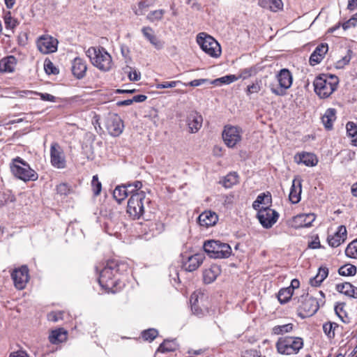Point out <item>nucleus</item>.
I'll use <instances>...</instances> for the list:
<instances>
[{"mask_svg": "<svg viewBox=\"0 0 357 357\" xmlns=\"http://www.w3.org/2000/svg\"><path fill=\"white\" fill-rule=\"evenodd\" d=\"M144 36L156 48L160 49L162 46L160 41L154 34L153 30L150 26H144L142 29Z\"/></svg>", "mask_w": 357, "mask_h": 357, "instance_id": "cd10ccee", "label": "nucleus"}, {"mask_svg": "<svg viewBox=\"0 0 357 357\" xmlns=\"http://www.w3.org/2000/svg\"><path fill=\"white\" fill-rule=\"evenodd\" d=\"M254 73L255 70L252 68H245L240 72L239 77L245 79L251 77Z\"/></svg>", "mask_w": 357, "mask_h": 357, "instance_id": "e2e57ef3", "label": "nucleus"}, {"mask_svg": "<svg viewBox=\"0 0 357 357\" xmlns=\"http://www.w3.org/2000/svg\"><path fill=\"white\" fill-rule=\"evenodd\" d=\"M345 254L349 257L357 259V239L348 245L345 250Z\"/></svg>", "mask_w": 357, "mask_h": 357, "instance_id": "37998d69", "label": "nucleus"}, {"mask_svg": "<svg viewBox=\"0 0 357 357\" xmlns=\"http://www.w3.org/2000/svg\"><path fill=\"white\" fill-rule=\"evenodd\" d=\"M62 319V312H51L48 314V320L54 322Z\"/></svg>", "mask_w": 357, "mask_h": 357, "instance_id": "69168bd1", "label": "nucleus"}, {"mask_svg": "<svg viewBox=\"0 0 357 357\" xmlns=\"http://www.w3.org/2000/svg\"><path fill=\"white\" fill-rule=\"evenodd\" d=\"M294 328L292 324L275 326L273 328L272 332L275 335H283L291 332Z\"/></svg>", "mask_w": 357, "mask_h": 357, "instance_id": "ea45409f", "label": "nucleus"}, {"mask_svg": "<svg viewBox=\"0 0 357 357\" xmlns=\"http://www.w3.org/2000/svg\"><path fill=\"white\" fill-rule=\"evenodd\" d=\"M202 122L203 118L201 114L195 111L190 112L186 119L189 132H197L202 126Z\"/></svg>", "mask_w": 357, "mask_h": 357, "instance_id": "dca6fc26", "label": "nucleus"}, {"mask_svg": "<svg viewBox=\"0 0 357 357\" xmlns=\"http://www.w3.org/2000/svg\"><path fill=\"white\" fill-rule=\"evenodd\" d=\"M197 42L202 50L209 56L218 58L221 54L219 43L211 36L205 33H200L197 36Z\"/></svg>", "mask_w": 357, "mask_h": 357, "instance_id": "1a4fd4ad", "label": "nucleus"}, {"mask_svg": "<svg viewBox=\"0 0 357 357\" xmlns=\"http://www.w3.org/2000/svg\"><path fill=\"white\" fill-rule=\"evenodd\" d=\"M50 162L53 167L63 169L66 167V157L61 146L57 142H53L50 146Z\"/></svg>", "mask_w": 357, "mask_h": 357, "instance_id": "ddd939ff", "label": "nucleus"}, {"mask_svg": "<svg viewBox=\"0 0 357 357\" xmlns=\"http://www.w3.org/2000/svg\"><path fill=\"white\" fill-rule=\"evenodd\" d=\"M165 13L164 10H156L151 12L147 15V19L151 22H154L155 20H160L162 19L163 15Z\"/></svg>", "mask_w": 357, "mask_h": 357, "instance_id": "3c124183", "label": "nucleus"}, {"mask_svg": "<svg viewBox=\"0 0 357 357\" xmlns=\"http://www.w3.org/2000/svg\"><path fill=\"white\" fill-rule=\"evenodd\" d=\"M29 94H36L40 97L41 100L44 101H50V102H55L56 98L49 93H43L39 92H36L33 91H22L20 92V96H25Z\"/></svg>", "mask_w": 357, "mask_h": 357, "instance_id": "c9c22d12", "label": "nucleus"}, {"mask_svg": "<svg viewBox=\"0 0 357 357\" xmlns=\"http://www.w3.org/2000/svg\"><path fill=\"white\" fill-rule=\"evenodd\" d=\"M16 64V59L10 56L0 60V71L3 73H11L14 71Z\"/></svg>", "mask_w": 357, "mask_h": 357, "instance_id": "c85d7f7f", "label": "nucleus"}, {"mask_svg": "<svg viewBox=\"0 0 357 357\" xmlns=\"http://www.w3.org/2000/svg\"><path fill=\"white\" fill-rule=\"evenodd\" d=\"M308 247L312 249H317L321 247L319 238L317 236L312 241L309 243Z\"/></svg>", "mask_w": 357, "mask_h": 357, "instance_id": "338daca9", "label": "nucleus"}, {"mask_svg": "<svg viewBox=\"0 0 357 357\" xmlns=\"http://www.w3.org/2000/svg\"><path fill=\"white\" fill-rule=\"evenodd\" d=\"M150 202V199L146 197L144 191L136 192L132 194L128 199L127 213L133 220L145 219V210Z\"/></svg>", "mask_w": 357, "mask_h": 357, "instance_id": "f257e3e1", "label": "nucleus"}, {"mask_svg": "<svg viewBox=\"0 0 357 357\" xmlns=\"http://www.w3.org/2000/svg\"><path fill=\"white\" fill-rule=\"evenodd\" d=\"M337 84V77L326 75L317 77L313 82L314 91L321 98L329 97L335 91Z\"/></svg>", "mask_w": 357, "mask_h": 357, "instance_id": "20e7f679", "label": "nucleus"}, {"mask_svg": "<svg viewBox=\"0 0 357 357\" xmlns=\"http://www.w3.org/2000/svg\"><path fill=\"white\" fill-rule=\"evenodd\" d=\"M315 220V215L313 213H303L294 217L292 220V226L294 227H308Z\"/></svg>", "mask_w": 357, "mask_h": 357, "instance_id": "aec40b11", "label": "nucleus"}, {"mask_svg": "<svg viewBox=\"0 0 357 357\" xmlns=\"http://www.w3.org/2000/svg\"><path fill=\"white\" fill-rule=\"evenodd\" d=\"M91 63L100 70L107 72L111 70L112 59L111 55L101 47H91L86 52Z\"/></svg>", "mask_w": 357, "mask_h": 357, "instance_id": "7ed1b4c3", "label": "nucleus"}, {"mask_svg": "<svg viewBox=\"0 0 357 357\" xmlns=\"http://www.w3.org/2000/svg\"><path fill=\"white\" fill-rule=\"evenodd\" d=\"M104 124L109 134L113 137L119 136L124 128L122 119L115 113H109L105 118Z\"/></svg>", "mask_w": 357, "mask_h": 357, "instance_id": "9b49d317", "label": "nucleus"}, {"mask_svg": "<svg viewBox=\"0 0 357 357\" xmlns=\"http://www.w3.org/2000/svg\"><path fill=\"white\" fill-rule=\"evenodd\" d=\"M221 273V268L218 265L212 264L203 271V280L205 284L213 282Z\"/></svg>", "mask_w": 357, "mask_h": 357, "instance_id": "b1692460", "label": "nucleus"}, {"mask_svg": "<svg viewBox=\"0 0 357 357\" xmlns=\"http://www.w3.org/2000/svg\"><path fill=\"white\" fill-rule=\"evenodd\" d=\"M328 275V269L326 267L319 268L317 274L310 280V283L313 287L319 286Z\"/></svg>", "mask_w": 357, "mask_h": 357, "instance_id": "2f4dec72", "label": "nucleus"}, {"mask_svg": "<svg viewBox=\"0 0 357 357\" xmlns=\"http://www.w3.org/2000/svg\"><path fill=\"white\" fill-rule=\"evenodd\" d=\"M279 214L268 206H262L257 213V218L261 225L266 229L271 228L278 220Z\"/></svg>", "mask_w": 357, "mask_h": 357, "instance_id": "f8f14e48", "label": "nucleus"}, {"mask_svg": "<svg viewBox=\"0 0 357 357\" xmlns=\"http://www.w3.org/2000/svg\"><path fill=\"white\" fill-rule=\"evenodd\" d=\"M351 51H348V54L343 56L341 59L337 61L336 68H343L346 65H347L351 60Z\"/></svg>", "mask_w": 357, "mask_h": 357, "instance_id": "5fc2aeb1", "label": "nucleus"}, {"mask_svg": "<svg viewBox=\"0 0 357 357\" xmlns=\"http://www.w3.org/2000/svg\"><path fill=\"white\" fill-rule=\"evenodd\" d=\"M336 111L335 109L329 108L326 109L324 114L321 117V121L324 127L327 130H330L333 127V123L336 119Z\"/></svg>", "mask_w": 357, "mask_h": 357, "instance_id": "c756f323", "label": "nucleus"}, {"mask_svg": "<svg viewBox=\"0 0 357 357\" xmlns=\"http://www.w3.org/2000/svg\"><path fill=\"white\" fill-rule=\"evenodd\" d=\"M271 200V197L265 195H258L256 201L257 203H259L261 204L267 205Z\"/></svg>", "mask_w": 357, "mask_h": 357, "instance_id": "0e129e2a", "label": "nucleus"}, {"mask_svg": "<svg viewBox=\"0 0 357 357\" xmlns=\"http://www.w3.org/2000/svg\"><path fill=\"white\" fill-rule=\"evenodd\" d=\"M158 334V333L157 330L154 328H149L142 333V337L144 340L151 342L157 337Z\"/></svg>", "mask_w": 357, "mask_h": 357, "instance_id": "49530a36", "label": "nucleus"}, {"mask_svg": "<svg viewBox=\"0 0 357 357\" xmlns=\"http://www.w3.org/2000/svg\"><path fill=\"white\" fill-rule=\"evenodd\" d=\"M123 263L119 264L115 261H108L100 271L98 282L102 288L107 291H114V287L117 284L116 273L121 271V267L124 266Z\"/></svg>", "mask_w": 357, "mask_h": 357, "instance_id": "f03ea898", "label": "nucleus"}, {"mask_svg": "<svg viewBox=\"0 0 357 357\" xmlns=\"http://www.w3.org/2000/svg\"><path fill=\"white\" fill-rule=\"evenodd\" d=\"M261 89V82L257 80L252 84L248 86L246 90V94L248 96L252 93H256L260 91Z\"/></svg>", "mask_w": 357, "mask_h": 357, "instance_id": "8fccbe9b", "label": "nucleus"}, {"mask_svg": "<svg viewBox=\"0 0 357 357\" xmlns=\"http://www.w3.org/2000/svg\"><path fill=\"white\" fill-rule=\"evenodd\" d=\"M38 50L44 54H50L57 50L58 40L49 35L41 36L36 42Z\"/></svg>", "mask_w": 357, "mask_h": 357, "instance_id": "4468645a", "label": "nucleus"}, {"mask_svg": "<svg viewBox=\"0 0 357 357\" xmlns=\"http://www.w3.org/2000/svg\"><path fill=\"white\" fill-rule=\"evenodd\" d=\"M11 278L16 288L18 289H24L29 280L28 268L26 266H22L15 269L11 273Z\"/></svg>", "mask_w": 357, "mask_h": 357, "instance_id": "2eb2a0df", "label": "nucleus"}, {"mask_svg": "<svg viewBox=\"0 0 357 357\" xmlns=\"http://www.w3.org/2000/svg\"><path fill=\"white\" fill-rule=\"evenodd\" d=\"M347 236L346 227L340 225L337 227V230L333 235L328 236L327 241L330 246L337 248L346 241Z\"/></svg>", "mask_w": 357, "mask_h": 357, "instance_id": "f3484780", "label": "nucleus"}, {"mask_svg": "<svg viewBox=\"0 0 357 357\" xmlns=\"http://www.w3.org/2000/svg\"><path fill=\"white\" fill-rule=\"evenodd\" d=\"M292 295L293 292L291 291V289L287 287L279 291L278 298L280 303L284 304L289 301Z\"/></svg>", "mask_w": 357, "mask_h": 357, "instance_id": "58836bf2", "label": "nucleus"}, {"mask_svg": "<svg viewBox=\"0 0 357 357\" xmlns=\"http://www.w3.org/2000/svg\"><path fill=\"white\" fill-rule=\"evenodd\" d=\"M338 273L343 276L354 275L356 273V267L351 264L344 265L339 268Z\"/></svg>", "mask_w": 357, "mask_h": 357, "instance_id": "a19ab883", "label": "nucleus"}, {"mask_svg": "<svg viewBox=\"0 0 357 357\" xmlns=\"http://www.w3.org/2000/svg\"><path fill=\"white\" fill-rule=\"evenodd\" d=\"M278 86L271 84L269 88L273 93L276 96H282L285 95L286 90L289 89L292 84L293 77L291 72L286 68L282 69L276 76Z\"/></svg>", "mask_w": 357, "mask_h": 357, "instance_id": "6e6552de", "label": "nucleus"}, {"mask_svg": "<svg viewBox=\"0 0 357 357\" xmlns=\"http://www.w3.org/2000/svg\"><path fill=\"white\" fill-rule=\"evenodd\" d=\"M56 191L58 194L67 195L70 192V188L68 184L61 183L56 186Z\"/></svg>", "mask_w": 357, "mask_h": 357, "instance_id": "4d7b16f0", "label": "nucleus"}, {"mask_svg": "<svg viewBox=\"0 0 357 357\" xmlns=\"http://www.w3.org/2000/svg\"><path fill=\"white\" fill-rule=\"evenodd\" d=\"M10 169L15 176L24 181L38 179V174L30 167L29 164L19 157L13 160V164Z\"/></svg>", "mask_w": 357, "mask_h": 357, "instance_id": "0eeeda50", "label": "nucleus"}, {"mask_svg": "<svg viewBox=\"0 0 357 357\" xmlns=\"http://www.w3.org/2000/svg\"><path fill=\"white\" fill-rule=\"evenodd\" d=\"M218 221V215L211 211H206L198 217V222L201 226L206 227L215 225Z\"/></svg>", "mask_w": 357, "mask_h": 357, "instance_id": "412c9836", "label": "nucleus"}, {"mask_svg": "<svg viewBox=\"0 0 357 357\" xmlns=\"http://www.w3.org/2000/svg\"><path fill=\"white\" fill-rule=\"evenodd\" d=\"M66 338V331L63 330L62 328H59L54 330L52 332L51 335L49 336V339L51 343L56 344L58 342H61Z\"/></svg>", "mask_w": 357, "mask_h": 357, "instance_id": "72a5a7b5", "label": "nucleus"}, {"mask_svg": "<svg viewBox=\"0 0 357 357\" xmlns=\"http://www.w3.org/2000/svg\"><path fill=\"white\" fill-rule=\"evenodd\" d=\"M294 160L298 164H303L307 167H314L318 162V160L314 154L305 152L296 154Z\"/></svg>", "mask_w": 357, "mask_h": 357, "instance_id": "5701e85b", "label": "nucleus"}, {"mask_svg": "<svg viewBox=\"0 0 357 357\" xmlns=\"http://www.w3.org/2000/svg\"><path fill=\"white\" fill-rule=\"evenodd\" d=\"M336 290L346 296L357 298V287L349 282H344L336 285Z\"/></svg>", "mask_w": 357, "mask_h": 357, "instance_id": "bb28decb", "label": "nucleus"}, {"mask_svg": "<svg viewBox=\"0 0 357 357\" xmlns=\"http://www.w3.org/2000/svg\"><path fill=\"white\" fill-rule=\"evenodd\" d=\"M319 303L316 298L308 296H305L304 300L302 301L300 308L301 310L306 313L307 316L313 315L319 310Z\"/></svg>", "mask_w": 357, "mask_h": 357, "instance_id": "6ab92c4d", "label": "nucleus"}, {"mask_svg": "<svg viewBox=\"0 0 357 357\" xmlns=\"http://www.w3.org/2000/svg\"><path fill=\"white\" fill-rule=\"evenodd\" d=\"M328 50V47L326 43H321L318 45L310 55V65L315 66L319 63L324 58V56L327 53Z\"/></svg>", "mask_w": 357, "mask_h": 357, "instance_id": "4be33fe9", "label": "nucleus"}, {"mask_svg": "<svg viewBox=\"0 0 357 357\" xmlns=\"http://www.w3.org/2000/svg\"><path fill=\"white\" fill-rule=\"evenodd\" d=\"M238 79V77H236L234 75H229L223 76L222 77L218 78L211 83L218 84V83L224 84H229L230 83H232Z\"/></svg>", "mask_w": 357, "mask_h": 357, "instance_id": "a18cd8bd", "label": "nucleus"}, {"mask_svg": "<svg viewBox=\"0 0 357 357\" xmlns=\"http://www.w3.org/2000/svg\"><path fill=\"white\" fill-rule=\"evenodd\" d=\"M345 303H340L335 306V312L340 319L344 323H348L347 313L344 310Z\"/></svg>", "mask_w": 357, "mask_h": 357, "instance_id": "4c0bfd02", "label": "nucleus"}, {"mask_svg": "<svg viewBox=\"0 0 357 357\" xmlns=\"http://www.w3.org/2000/svg\"><path fill=\"white\" fill-rule=\"evenodd\" d=\"M177 349V344L174 340H165L158 347V351L161 353L174 351Z\"/></svg>", "mask_w": 357, "mask_h": 357, "instance_id": "e433bc0d", "label": "nucleus"}, {"mask_svg": "<svg viewBox=\"0 0 357 357\" xmlns=\"http://www.w3.org/2000/svg\"><path fill=\"white\" fill-rule=\"evenodd\" d=\"M91 186L94 195H98L102 190V184L98 181V175H94L91 181Z\"/></svg>", "mask_w": 357, "mask_h": 357, "instance_id": "de8ad7c7", "label": "nucleus"}, {"mask_svg": "<svg viewBox=\"0 0 357 357\" xmlns=\"http://www.w3.org/2000/svg\"><path fill=\"white\" fill-rule=\"evenodd\" d=\"M127 186L130 190V192L131 195L136 192H142V190H139L142 187V183L141 181H136L132 183L127 184Z\"/></svg>", "mask_w": 357, "mask_h": 357, "instance_id": "6e6d98bb", "label": "nucleus"}, {"mask_svg": "<svg viewBox=\"0 0 357 357\" xmlns=\"http://www.w3.org/2000/svg\"><path fill=\"white\" fill-rule=\"evenodd\" d=\"M347 132L352 138V145L357 146V124L352 121H349L346 125Z\"/></svg>", "mask_w": 357, "mask_h": 357, "instance_id": "f704fd0d", "label": "nucleus"}, {"mask_svg": "<svg viewBox=\"0 0 357 357\" xmlns=\"http://www.w3.org/2000/svg\"><path fill=\"white\" fill-rule=\"evenodd\" d=\"M178 84L182 85V82L181 81H171V82H164L162 83L157 84L155 87L158 89H167V88H174L177 86Z\"/></svg>", "mask_w": 357, "mask_h": 357, "instance_id": "603ef678", "label": "nucleus"}, {"mask_svg": "<svg viewBox=\"0 0 357 357\" xmlns=\"http://www.w3.org/2000/svg\"><path fill=\"white\" fill-rule=\"evenodd\" d=\"M323 330L324 333L328 335V337H333L335 336L332 323L324 324L323 326Z\"/></svg>", "mask_w": 357, "mask_h": 357, "instance_id": "680f3d73", "label": "nucleus"}, {"mask_svg": "<svg viewBox=\"0 0 357 357\" xmlns=\"http://www.w3.org/2000/svg\"><path fill=\"white\" fill-rule=\"evenodd\" d=\"M4 22L6 25V29H14L17 26V21L13 18L10 15V13H8L5 17H4Z\"/></svg>", "mask_w": 357, "mask_h": 357, "instance_id": "864d4df0", "label": "nucleus"}, {"mask_svg": "<svg viewBox=\"0 0 357 357\" xmlns=\"http://www.w3.org/2000/svg\"><path fill=\"white\" fill-rule=\"evenodd\" d=\"M238 175L236 172H231L228 174L224 180V186L225 188H231L234 185L238 183Z\"/></svg>", "mask_w": 357, "mask_h": 357, "instance_id": "79ce46f5", "label": "nucleus"}, {"mask_svg": "<svg viewBox=\"0 0 357 357\" xmlns=\"http://www.w3.org/2000/svg\"><path fill=\"white\" fill-rule=\"evenodd\" d=\"M275 347L280 354H296L303 348V340L299 337L285 336L278 340Z\"/></svg>", "mask_w": 357, "mask_h": 357, "instance_id": "39448f33", "label": "nucleus"}, {"mask_svg": "<svg viewBox=\"0 0 357 357\" xmlns=\"http://www.w3.org/2000/svg\"><path fill=\"white\" fill-rule=\"evenodd\" d=\"M357 24V17L354 15L349 20L344 22L342 26L344 30H347L351 27H355Z\"/></svg>", "mask_w": 357, "mask_h": 357, "instance_id": "13d9d810", "label": "nucleus"}, {"mask_svg": "<svg viewBox=\"0 0 357 357\" xmlns=\"http://www.w3.org/2000/svg\"><path fill=\"white\" fill-rule=\"evenodd\" d=\"M301 192V179L295 178L292 181V185L289 195V200L292 204H297L300 202Z\"/></svg>", "mask_w": 357, "mask_h": 357, "instance_id": "393cba45", "label": "nucleus"}, {"mask_svg": "<svg viewBox=\"0 0 357 357\" xmlns=\"http://www.w3.org/2000/svg\"><path fill=\"white\" fill-rule=\"evenodd\" d=\"M44 69L48 75H56L59 70L54 66V63L50 60H45L44 63Z\"/></svg>", "mask_w": 357, "mask_h": 357, "instance_id": "09e8293b", "label": "nucleus"}, {"mask_svg": "<svg viewBox=\"0 0 357 357\" xmlns=\"http://www.w3.org/2000/svg\"><path fill=\"white\" fill-rule=\"evenodd\" d=\"M87 70L86 61L79 57L75 58L72 61L71 70L73 75L77 79L83 78Z\"/></svg>", "mask_w": 357, "mask_h": 357, "instance_id": "a211bd4d", "label": "nucleus"}, {"mask_svg": "<svg viewBox=\"0 0 357 357\" xmlns=\"http://www.w3.org/2000/svg\"><path fill=\"white\" fill-rule=\"evenodd\" d=\"M9 357H29V355L22 351H19L10 354Z\"/></svg>", "mask_w": 357, "mask_h": 357, "instance_id": "774afa93", "label": "nucleus"}, {"mask_svg": "<svg viewBox=\"0 0 357 357\" xmlns=\"http://www.w3.org/2000/svg\"><path fill=\"white\" fill-rule=\"evenodd\" d=\"M203 248L209 257L214 259L228 258L231 254L230 245L220 241H207L204 243Z\"/></svg>", "mask_w": 357, "mask_h": 357, "instance_id": "423d86ee", "label": "nucleus"}, {"mask_svg": "<svg viewBox=\"0 0 357 357\" xmlns=\"http://www.w3.org/2000/svg\"><path fill=\"white\" fill-rule=\"evenodd\" d=\"M129 193L130 192L127 185L117 186L113 192V197L119 203H121L128 197Z\"/></svg>", "mask_w": 357, "mask_h": 357, "instance_id": "473e14b6", "label": "nucleus"}, {"mask_svg": "<svg viewBox=\"0 0 357 357\" xmlns=\"http://www.w3.org/2000/svg\"><path fill=\"white\" fill-rule=\"evenodd\" d=\"M126 69H129V71H126L128 73V77L131 81H138L141 78L140 73L137 72L136 70L132 71V68L130 67L127 66Z\"/></svg>", "mask_w": 357, "mask_h": 357, "instance_id": "052dcab7", "label": "nucleus"}, {"mask_svg": "<svg viewBox=\"0 0 357 357\" xmlns=\"http://www.w3.org/2000/svg\"><path fill=\"white\" fill-rule=\"evenodd\" d=\"M209 80L208 79H194L189 83H183L182 85L183 86H198L202 84L209 83Z\"/></svg>", "mask_w": 357, "mask_h": 357, "instance_id": "bf43d9fd", "label": "nucleus"}, {"mask_svg": "<svg viewBox=\"0 0 357 357\" xmlns=\"http://www.w3.org/2000/svg\"><path fill=\"white\" fill-rule=\"evenodd\" d=\"M204 257L201 254H196L188 258V260L183 264V268L185 271L192 272L197 270L204 261Z\"/></svg>", "mask_w": 357, "mask_h": 357, "instance_id": "a878e982", "label": "nucleus"}, {"mask_svg": "<svg viewBox=\"0 0 357 357\" xmlns=\"http://www.w3.org/2000/svg\"><path fill=\"white\" fill-rule=\"evenodd\" d=\"M259 5L273 12L281 10L283 6L281 0H259Z\"/></svg>", "mask_w": 357, "mask_h": 357, "instance_id": "7c9ffc66", "label": "nucleus"}, {"mask_svg": "<svg viewBox=\"0 0 357 357\" xmlns=\"http://www.w3.org/2000/svg\"><path fill=\"white\" fill-rule=\"evenodd\" d=\"M242 130L240 127L227 125L222 131V139L229 148H234L242 139Z\"/></svg>", "mask_w": 357, "mask_h": 357, "instance_id": "9d476101", "label": "nucleus"}, {"mask_svg": "<svg viewBox=\"0 0 357 357\" xmlns=\"http://www.w3.org/2000/svg\"><path fill=\"white\" fill-rule=\"evenodd\" d=\"M199 295L201 298H202L204 297V295L202 294H197L196 292L193 293L190 296V303H191V308L193 313L196 315H199L201 313L197 312V307L199 305Z\"/></svg>", "mask_w": 357, "mask_h": 357, "instance_id": "c03bdc74", "label": "nucleus"}]
</instances>
